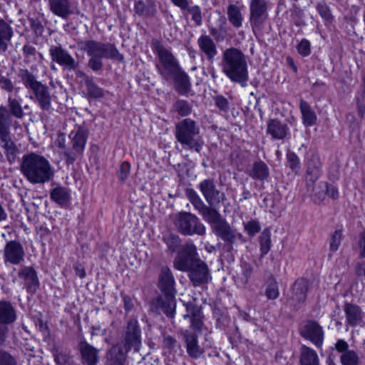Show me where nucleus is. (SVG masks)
<instances>
[{
	"label": "nucleus",
	"instance_id": "1",
	"mask_svg": "<svg viewBox=\"0 0 365 365\" xmlns=\"http://www.w3.org/2000/svg\"><path fill=\"white\" fill-rule=\"evenodd\" d=\"M222 72L232 82L245 87L249 81L248 66L245 55L238 48H226L222 56Z\"/></svg>",
	"mask_w": 365,
	"mask_h": 365
},
{
	"label": "nucleus",
	"instance_id": "2",
	"mask_svg": "<svg viewBox=\"0 0 365 365\" xmlns=\"http://www.w3.org/2000/svg\"><path fill=\"white\" fill-rule=\"evenodd\" d=\"M20 170L31 184H43L52 180L54 175L50 162L36 153H30L22 157Z\"/></svg>",
	"mask_w": 365,
	"mask_h": 365
},
{
	"label": "nucleus",
	"instance_id": "3",
	"mask_svg": "<svg viewBox=\"0 0 365 365\" xmlns=\"http://www.w3.org/2000/svg\"><path fill=\"white\" fill-rule=\"evenodd\" d=\"M175 278L170 268L162 267L159 275V288L163 295L158 297L153 302V304L170 318L174 317L175 310Z\"/></svg>",
	"mask_w": 365,
	"mask_h": 365
},
{
	"label": "nucleus",
	"instance_id": "4",
	"mask_svg": "<svg viewBox=\"0 0 365 365\" xmlns=\"http://www.w3.org/2000/svg\"><path fill=\"white\" fill-rule=\"evenodd\" d=\"M26 88L31 91L35 102L41 109L49 110L51 108L52 97L48 87L36 79V77L28 69H21L18 74Z\"/></svg>",
	"mask_w": 365,
	"mask_h": 365
},
{
	"label": "nucleus",
	"instance_id": "5",
	"mask_svg": "<svg viewBox=\"0 0 365 365\" xmlns=\"http://www.w3.org/2000/svg\"><path fill=\"white\" fill-rule=\"evenodd\" d=\"M200 128L196 122L185 118L175 125V135L177 140L184 147L199 153L202 143L199 139Z\"/></svg>",
	"mask_w": 365,
	"mask_h": 365
},
{
	"label": "nucleus",
	"instance_id": "6",
	"mask_svg": "<svg viewBox=\"0 0 365 365\" xmlns=\"http://www.w3.org/2000/svg\"><path fill=\"white\" fill-rule=\"evenodd\" d=\"M81 50L85 51L90 57L100 56L110 58L118 61H123V56L118 51L114 44L101 41L88 40L78 43Z\"/></svg>",
	"mask_w": 365,
	"mask_h": 365
},
{
	"label": "nucleus",
	"instance_id": "7",
	"mask_svg": "<svg viewBox=\"0 0 365 365\" xmlns=\"http://www.w3.org/2000/svg\"><path fill=\"white\" fill-rule=\"evenodd\" d=\"M153 48L159 59V63L156 64L158 73L164 79H170V75L176 73L180 68L178 60L168 48L158 41L153 42Z\"/></svg>",
	"mask_w": 365,
	"mask_h": 365
},
{
	"label": "nucleus",
	"instance_id": "8",
	"mask_svg": "<svg viewBox=\"0 0 365 365\" xmlns=\"http://www.w3.org/2000/svg\"><path fill=\"white\" fill-rule=\"evenodd\" d=\"M176 229L184 235H197L203 236L206 233L205 226L194 214L182 212L175 215L173 220Z\"/></svg>",
	"mask_w": 365,
	"mask_h": 365
},
{
	"label": "nucleus",
	"instance_id": "9",
	"mask_svg": "<svg viewBox=\"0 0 365 365\" xmlns=\"http://www.w3.org/2000/svg\"><path fill=\"white\" fill-rule=\"evenodd\" d=\"M210 225L212 232L220 237L225 242L233 244L237 238L235 232L229 223L223 218L219 211L216 210L207 219L205 220Z\"/></svg>",
	"mask_w": 365,
	"mask_h": 365
},
{
	"label": "nucleus",
	"instance_id": "10",
	"mask_svg": "<svg viewBox=\"0 0 365 365\" xmlns=\"http://www.w3.org/2000/svg\"><path fill=\"white\" fill-rule=\"evenodd\" d=\"M69 137L71 139L72 148L63 151L64 160L68 165L73 164L78 156L83 155L88 133L84 128H78L76 132H71Z\"/></svg>",
	"mask_w": 365,
	"mask_h": 365
},
{
	"label": "nucleus",
	"instance_id": "11",
	"mask_svg": "<svg viewBox=\"0 0 365 365\" xmlns=\"http://www.w3.org/2000/svg\"><path fill=\"white\" fill-rule=\"evenodd\" d=\"M199 259L195 245L187 243L175 257L173 267L178 270L188 272Z\"/></svg>",
	"mask_w": 365,
	"mask_h": 365
},
{
	"label": "nucleus",
	"instance_id": "12",
	"mask_svg": "<svg viewBox=\"0 0 365 365\" xmlns=\"http://www.w3.org/2000/svg\"><path fill=\"white\" fill-rule=\"evenodd\" d=\"M267 0H250V22L252 29H260L268 18Z\"/></svg>",
	"mask_w": 365,
	"mask_h": 365
},
{
	"label": "nucleus",
	"instance_id": "13",
	"mask_svg": "<svg viewBox=\"0 0 365 365\" xmlns=\"http://www.w3.org/2000/svg\"><path fill=\"white\" fill-rule=\"evenodd\" d=\"M198 189L211 207H215L225 198V194L216 187L215 183L212 179H205L200 182Z\"/></svg>",
	"mask_w": 365,
	"mask_h": 365
},
{
	"label": "nucleus",
	"instance_id": "14",
	"mask_svg": "<svg viewBox=\"0 0 365 365\" xmlns=\"http://www.w3.org/2000/svg\"><path fill=\"white\" fill-rule=\"evenodd\" d=\"M49 53L52 61L56 62L65 69L76 71L79 66V62L76 61L61 46H51Z\"/></svg>",
	"mask_w": 365,
	"mask_h": 365
},
{
	"label": "nucleus",
	"instance_id": "15",
	"mask_svg": "<svg viewBox=\"0 0 365 365\" xmlns=\"http://www.w3.org/2000/svg\"><path fill=\"white\" fill-rule=\"evenodd\" d=\"M25 252L22 245L16 240L7 242L4 248V260L6 264L18 265L24 261Z\"/></svg>",
	"mask_w": 365,
	"mask_h": 365
},
{
	"label": "nucleus",
	"instance_id": "16",
	"mask_svg": "<svg viewBox=\"0 0 365 365\" xmlns=\"http://www.w3.org/2000/svg\"><path fill=\"white\" fill-rule=\"evenodd\" d=\"M125 351L132 347L138 351L141 343V331L136 319H130L125 329Z\"/></svg>",
	"mask_w": 365,
	"mask_h": 365
},
{
	"label": "nucleus",
	"instance_id": "17",
	"mask_svg": "<svg viewBox=\"0 0 365 365\" xmlns=\"http://www.w3.org/2000/svg\"><path fill=\"white\" fill-rule=\"evenodd\" d=\"M300 335L310 340L316 346L321 347L324 340L322 327L315 321L309 320L300 329Z\"/></svg>",
	"mask_w": 365,
	"mask_h": 365
},
{
	"label": "nucleus",
	"instance_id": "18",
	"mask_svg": "<svg viewBox=\"0 0 365 365\" xmlns=\"http://www.w3.org/2000/svg\"><path fill=\"white\" fill-rule=\"evenodd\" d=\"M308 282L305 279H299L295 281L292 287V295L287 302L290 307L295 309L301 307L307 298Z\"/></svg>",
	"mask_w": 365,
	"mask_h": 365
},
{
	"label": "nucleus",
	"instance_id": "19",
	"mask_svg": "<svg viewBox=\"0 0 365 365\" xmlns=\"http://www.w3.org/2000/svg\"><path fill=\"white\" fill-rule=\"evenodd\" d=\"M346 322L351 327H365V314L361 308L354 304L346 303L344 306Z\"/></svg>",
	"mask_w": 365,
	"mask_h": 365
},
{
	"label": "nucleus",
	"instance_id": "20",
	"mask_svg": "<svg viewBox=\"0 0 365 365\" xmlns=\"http://www.w3.org/2000/svg\"><path fill=\"white\" fill-rule=\"evenodd\" d=\"M189 279L194 286L207 283L210 279L209 269L207 264L200 259L188 271Z\"/></svg>",
	"mask_w": 365,
	"mask_h": 365
},
{
	"label": "nucleus",
	"instance_id": "21",
	"mask_svg": "<svg viewBox=\"0 0 365 365\" xmlns=\"http://www.w3.org/2000/svg\"><path fill=\"white\" fill-rule=\"evenodd\" d=\"M19 278L24 280V287L27 292L34 294L39 286V282L36 270L32 267H21L18 272Z\"/></svg>",
	"mask_w": 365,
	"mask_h": 365
},
{
	"label": "nucleus",
	"instance_id": "22",
	"mask_svg": "<svg viewBox=\"0 0 365 365\" xmlns=\"http://www.w3.org/2000/svg\"><path fill=\"white\" fill-rule=\"evenodd\" d=\"M200 51L208 61L213 63L218 51L214 40L209 35L202 34L197 38Z\"/></svg>",
	"mask_w": 365,
	"mask_h": 365
},
{
	"label": "nucleus",
	"instance_id": "23",
	"mask_svg": "<svg viewBox=\"0 0 365 365\" xmlns=\"http://www.w3.org/2000/svg\"><path fill=\"white\" fill-rule=\"evenodd\" d=\"M186 195L204 220L217 210L215 207H211L209 205H206L193 189H187Z\"/></svg>",
	"mask_w": 365,
	"mask_h": 365
},
{
	"label": "nucleus",
	"instance_id": "24",
	"mask_svg": "<svg viewBox=\"0 0 365 365\" xmlns=\"http://www.w3.org/2000/svg\"><path fill=\"white\" fill-rule=\"evenodd\" d=\"M245 6L240 2L230 4L227 8V19L230 24L236 29L241 28L243 25Z\"/></svg>",
	"mask_w": 365,
	"mask_h": 365
},
{
	"label": "nucleus",
	"instance_id": "25",
	"mask_svg": "<svg viewBox=\"0 0 365 365\" xmlns=\"http://www.w3.org/2000/svg\"><path fill=\"white\" fill-rule=\"evenodd\" d=\"M322 163L317 154H312L307 164L306 179L307 182L314 183L321 175Z\"/></svg>",
	"mask_w": 365,
	"mask_h": 365
},
{
	"label": "nucleus",
	"instance_id": "26",
	"mask_svg": "<svg viewBox=\"0 0 365 365\" xmlns=\"http://www.w3.org/2000/svg\"><path fill=\"white\" fill-rule=\"evenodd\" d=\"M183 337L188 356L195 359H199L203 354L204 349L199 346L197 335L186 331Z\"/></svg>",
	"mask_w": 365,
	"mask_h": 365
},
{
	"label": "nucleus",
	"instance_id": "27",
	"mask_svg": "<svg viewBox=\"0 0 365 365\" xmlns=\"http://www.w3.org/2000/svg\"><path fill=\"white\" fill-rule=\"evenodd\" d=\"M289 128L277 119H270L267 122V133L274 140H282L288 133Z\"/></svg>",
	"mask_w": 365,
	"mask_h": 365
},
{
	"label": "nucleus",
	"instance_id": "28",
	"mask_svg": "<svg viewBox=\"0 0 365 365\" xmlns=\"http://www.w3.org/2000/svg\"><path fill=\"white\" fill-rule=\"evenodd\" d=\"M0 146L4 150L8 161L10 163H14L17 158L19 150L11 139L10 134L0 136Z\"/></svg>",
	"mask_w": 365,
	"mask_h": 365
},
{
	"label": "nucleus",
	"instance_id": "29",
	"mask_svg": "<svg viewBox=\"0 0 365 365\" xmlns=\"http://www.w3.org/2000/svg\"><path fill=\"white\" fill-rule=\"evenodd\" d=\"M82 362L86 365H96L98 361V349L86 341L80 343Z\"/></svg>",
	"mask_w": 365,
	"mask_h": 365
},
{
	"label": "nucleus",
	"instance_id": "30",
	"mask_svg": "<svg viewBox=\"0 0 365 365\" xmlns=\"http://www.w3.org/2000/svg\"><path fill=\"white\" fill-rule=\"evenodd\" d=\"M170 78L175 79L176 91L181 95L186 94L190 90V83L188 76L182 71L181 68L175 74L170 75Z\"/></svg>",
	"mask_w": 365,
	"mask_h": 365
},
{
	"label": "nucleus",
	"instance_id": "31",
	"mask_svg": "<svg viewBox=\"0 0 365 365\" xmlns=\"http://www.w3.org/2000/svg\"><path fill=\"white\" fill-rule=\"evenodd\" d=\"M16 319V309L10 302H0V323L11 324Z\"/></svg>",
	"mask_w": 365,
	"mask_h": 365
},
{
	"label": "nucleus",
	"instance_id": "32",
	"mask_svg": "<svg viewBox=\"0 0 365 365\" xmlns=\"http://www.w3.org/2000/svg\"><path fill=\"white\" fill-rule=\"evenodd\" d=\"M78 77H82L84 79V83L87 88V94L88 97L92 98H99L104 96V92L92 79L91 78L86 76L83 72L78 71L76 72Z\"/></svg>",
	"mask_w": 365,
	"mask_h": 365
},
{
	"label": "nucleus",
	"instance_id": "33",
	"mask_svg": "<svg viewBox=\"0 0 365 365\" xmlns=\"http://www.w3.org/2000/svg\"><path fill=\"white\" fill-rule=\"evenodd\" d=\"M21 98H16L13 96H9L7 101V109L11 117H14L17 119H22L25 113L24 109H29V106H25L24 108L21 106Z\"/></svg>",
	"mask_w": 365,
	"mask_h": 365
},
{
	"label": "nucleus",
	"instance_id": "34",
	"mask_svg": "<svg viewBox=\"0 0 365 365\" xmlns=\"http://www.w3.org/2000/svg\"><path fill=\"white\" fill-rule=\"evenodd\" d=\"M50 198L61 206H67L71 202V194L68 188L57 186L51 190Z\"/></svg>",
	"mask_w": 365,
	"mask_h": 365
},
{
	"label": "nucleus",
	"instance_id": "35",
	"mask_svg": "<svg viewBox=\"0 0 365 365\" xmlns=\"http://www.w3.org/2000/svg\"><path fill=\"white\" fill-rule=\"evenodd\" d=\"M50 10L56 16L67 18L71 13L68 0H48Z\"/></svg>",
	"mask_w": 365,
	"mask_h": 365
},
{
	"label": "nucleus",
	"instance_id": "36",
	"mask_svg": "<svg viewBox=\"0 0 365 365\" xmlns=\"http://www.w3.org/2000/svg\"><path fill=\"white\" fill-rule=\"evenodd\" d=\"M209 31L217 41H222L227 36V21L225 17L220 16L216 21L215 26L210 25Z\"/></svg>",
	"mask_w": 365,
	"mask_h": 365
},
{
	"label": "nucleus",
	"instance_id": "37",
	"mask_svg": "<svg viewBox=\"0 0 365 365\" xmlns=\"http://www.w3.org/2000/svg\"><path fill=\"white\" fill-rule=\"evenodd\" d=\"M125 353L121 346H113L107 354L108 365H124Z\"/></svg>",
	"mask_w": 365,
	"mask_h": 365
},
{
	"label": "nucleus",
	"instance_id": "38",
	"mask_svg": "<svg viewBox=\"0 0 365 365\" xmlns=\"http://www.w3.org/2000/svg\"><path fill=\"white\" fill-rule=\"evenodd\" d=\"M13 31L11 27L3 19H0V52L7 50L8 43L11 39Z\"/></svg>",
	"mask_w": 365,
	"mask_h": 365
},
{
	"label": "nucleus",
	"instance_id": "39",
	"mask_svg": "<svg viewBox=\"0 0 365 365\" xmlns=\"http://www.w3.org/2000/svg\"><path fill=\"white\" fill-rule=\"evenodd\" d=\"M299 108L302 115L303 123L306 126H312L315 124L317 115L311 106L304 100H300Z\"/></svg>",
	"mask_w": 365,
	"mask_h": 365
},
{
	"label": "nucleus",
	"instance_id": "40",
	"mask_svg": "<svg viewBox=\"0 0 365 365\" xmlns=\"http://www.w3.org/2000/svg\"><path fill=\"white\" fill-rule=\"evenodd\" d=\"M12 117L4 106H0V136L9 135Z\"/></svg>",
	"mask_w": 365,
	"mask_h": 365
},
{
	"label": "nucleus",
	"instance_id": "41",
	"mask_svg": "<svg viewBox=\"0 0 365 365\" xmlns=\"http://www.w3.org/2000/svg\"><path fill=\"white\" fill-rule=\"evenodd\" d=\"M301 365H319V359L317 352L306 346L301 348Z\"/></svg>",
	"mask_w": 365,
	"mask_h": 365
},
{
	"label": "nucleus",
	"instance_id": "42",
	"mask_svg": "<svg viewBox=\"0 0 365 365\" xmlns=\"http://www.w3.org/2000/svg\"><path fill=\"white\" fill-rule=\"evenodd\" d=\"M250 175L255 179L263 180L269 175V170L267 165L262 161L256 162L253 164Z\"/></svg>",
	"mask_w": 365,
	"mask_h": 365
},
{
	"label": "nucleus",
	"instance_id": "43",
	"mask_svg": "<svg viewBox=\"0 0 365 365\" xmlns=\"http://www.w3.org/2000/svg\"><path fill=\"white\" fill-rule=\"evenodd\" d=\"M136 14L142 16H152L156 12L155 5L152 3L147 6L143 0L135 1L134 6Z\"/></svg>",
	"mask_w": 365,
	"mask_h": 365
},
{
	"label": "nucleus",
	"instance_id": "44",
	"mask_svg": "<svg viewBox=\"0 0 365 365\" xmlns=\"http://www.w3.org/2000/svg\"><path fill=\"white\" fill-rule=\"evenodd\" d=\"M180 9L182 11H186L191 16L192 20L195 22L196 26H200L202 24V10L199 6L195 5L190 6L188 1L186 8Z\"/></svg>",
	"mask_w": 365,
	"mask_h": 365
},
{
	"label": "nucleus",
	"instance_id": "45",
	"mask_svg": "<svg viewBox=\"0 0 365 365\" xmlns=\"http://www.w3.org/2000/svg\"><path fill=\"white\" fill-rule=\"evenodd\" d=\"M342 365H359L360 360L357 353L354 350L345 351L340 356Z\"/></svg>",
	"mask_w": 365,
	"mask_h": 365
},
{
	"label": "nucleus",
	"instance_id": "46",
	"mask_svg": "<svg viewBox=\"0 0 365 365\" xmlns=\"http://www.w3.org/2000/svg\"><path fill=\"white\" fill-rule=\"evenodd\" d=\"M173 109L181 116H187L192 112V108L190 103L185 100H178L173 104Z\"/></svg>",
	"mask_w": 365,
	"mask_h": 365
},
{
	"label": "nucleus",
	"instance_id": "47",
	"mask_svg": "<svg viewBox=\"0 0 365 365\" xmlns=\"http://www.w3.org/2000/svg\"><path fill=\"white\" fill-rule=\"evenodd\" d=\"M286 157L289 169L296 175L299 174L301 168V164L298 156L294 152L288 151Z\"/></svg>",
	"mask_w": 365,
	"mask_h": 365
},
{
	"label": "nucleus",
	"instance_id": "48",
	"mask_svg": "<svg viewBox=\"0 0 365 365\" xmlns=\"http://www.w3.org/2000/svg\"><path fill=\"white\" fill-rule=\"evenodd\" d=\"M187 312L191 314V326L194 329H200L202 324L201 311L199 308L192 307L187 308Z\"/></svg>",
	"mask_w": 365,
	"mask_h": 365
},
{
	"label": "nucleus",
	"instance_id": "49",
	"mask_svg": "<svg viewBox=\"0 0 365 365\" xmlns=\"http://www.w3.org/2000/svg\"><path fill=\"white\" fill-rule=\"evenodd\" d=\"M260 251L262 255H267L271 248L270 232L264 230L259 237Z\"/></svg>",
	"mask_w": 365,
	"mask_h": 365
},
{
	"label": "nucleus",
	"instance_id": "50",
	"mask_svg": "<svg viewBox=\"0 0 365 365\" xmlns=\"http://www.w3.org/2000/svg\"><path fill=\"white\" fill-rule=\"evenodd\" d=\"M279 292L278 285L276 279L274 277H271L267 283L265 295L269 299H275L279 297Z\"/></svg>",
	"mask_w": 365,
	"mask_h": 365
},
{
	"label": "nucleus",
	"instance_id": "51",
	"mask_svg": "<svg viewBox=\"0 0 365 365\" xmlns=\"http://www.w3.org/2000/svg\"><path fill=\"white\" fill-rule=\"evenodd\" d=\"M164 241L168 245V249L175 252L178 250L180 245L179 237L175 234L169 233L163 237Z\"/></svg>",
	"mask_w": 365,
	"mask_h": 365
},
{
	"label": "nucleus",
	"instance_id": "52",
	"mask_svg": "<svg viewBox=\"0 0 365 365\" xmlns=\"http://www.w3.org/2000/svg\"><path fill=\"white\" fill-rule=\"evenodd\" d=\"M317 10L320 16L326 21L331 22L333 20V16L331 13L329 6L324 2H319L317 4Z\"/></svg>",
	"mask_w": 365,
	"mask_h": 365
},
{
	"label": "nucleus",
	"instance_id": "53",
	"mask_svg": "<svg viewBox=\"0 0 365 365\" xmlns=\"http://www.w3.org/2000/svg\"><path fill=\"white\" fill-rule=\"evenodd\" d=\"M0 88L4 91H6L8 93H12L13 91H14L16 93H17L19 90H20V88H16L14 86V83L12 82V81L3 76V75H1L0 74Z\"/></svg>",
	"mask_w": 365,
	"mask_h": 365
},
{
	"label": "nucleus",
	"instance_id": "54",
	"mask_svg": "<svg viewBox=\"0 0 365 365\" xmlns=\"http://www.w3.org/2000/svg\"><path fill=\"white\" fill-rule=\"evenodd\" d=\"M53 356L56 362L59 365L66 364L69 359V356L66 354V352L63 351V349L60 348H54Z\"/></svg>",
	"mask_w": 365,
	"mask_h": 365
},
{
	"label": "nucleus",
	"instance_id": "55",
	"mask_svg": "<svg viewBox=\"0 0 365 365\" xmlns=\"http://www.w3.org/2000/svg\"><path fill=\"white\" fill-rule=\"evenodd\" d=\"M319 188H325L326 195L333 200H336L339 197V190L335 186L328 183H319L318 185Z\"/></svg>",
	"mask_w": 365,
	"mask_h": 365
},
{
	"label": "nucleus",
	"instance_id": "56",
	"mask_svg": "<svg viewBox=\"0 0 365 365\" xmlns=\"http://www.w3.org/2000/svg\"><path fill=\"white\" fill-rule=\"evenodd\" d=\"M245 230L250 236H254L260 231L261 227L258 221L252 220L245 224Z\"/></svg>",
	"mask_w": 365,
	"mask_h": 365
},
{
	"label": "nucleus",
	"instance_id": "57",
	"mask_svg": "<svg viewBox=\"0 0 365 365\" xmlns=\"http://www.w3.org/2000/svg\"><path fill=\"white\" fill-rule=\"evenodd\" d=\"M0 365H17V362L9 353L0 349Z\"/></svg>",
	"mask_w": 365,
	"mask_h": 365
},
{
	"label": "nucleus",
	"instance_id": "58",
	"mask_svg": "<svg viewBox=\"0 0 365 365\" xmlns=\"http://www.w3.org/2000/svg\"><path fill=\"white\" fill-rule=\"evenodd\" d=\"M341 232L340 230H336L332 235L330 240V250L331 252H336L341 244Z\"/></svg>",
	"mask_w": 365,
	"mask_h": 365
},
{
	"label": "nucleus",
	"instance_id": "59",
	"mask_svg": "<svg viewBox=\"0 0 365 365\" xmlns=\"http://www.w3.org/2000/svg\"><path fill=\"white\" fill-rule=\"evenodd\" d=\"M130 170V165L128 162H123L120 166V169L118 173V176L121 182H125L128 178Z\"/></svg>",
	"mask_w": 365,
	"mask_h": 365
},
{
	"label": "nucleus",
	"instance_id": "60",
	"mask_svg": "<svg viewBox=\"0 0 365 365\" xmlns=\"http://www.w3.org/2000/svg\"><path fill=\"white\" fill-rule=\"evenodd\" d=\"M88 66L93 71H98L101 70L103 66L102 57H91V58L88 60Z\"/></svg>",
	"mask_w": 365,
	"mask_h": 365
},
{
	"label": "nucleus",
	"instance_id": "61",
	"mask_svg": "<svg viewBox=\"0 0 365 365\" xmlns=\"http://www.w3.org/2000/svg\"><path fill=\"white\" fill-rule=\"evenodd\" d=\"M310 43L307 39H302L297 46V51L303 56H307L310 54Z\"/></svg>",
	"mask_w": 365,
	"mask_h": 365
},
{
	"label": "nucleus",
	"instance_id": "62",
	"mask_svg": "<svg viewBox=\"0 0 365 365\" xmlns=\"http://www.w3.org/2000/svg\"><path fill=\"white\" fill-rule=\"evenodd\" d=\"M163 346L170 351H173L177 346H179L178 341L172 336H168L164 338Z\"/></svg>",
	"mask_w": 365,
	"mask_h": 365
},
{
	"label": "nucleus",
	"instance_id": "63",
	"mask_svg": "<svg viewBox=\"0 0 365 365\" xmlns=\"http://www.w3.org/2000/svg\"><path fill=\"white\" fill-rule=\"evenodd\" d=\"M8 324L0 323V346L5 344L9 337Z\"/></svg>",
	"mask_w": 365,
	"mask_h": 365
},
{
	"label": "nucleus",
	"instance_id": "64",
	"mask_svg": "<svg viewBox=\"0 0 365 365\" xmlns=\"http://www.w3.org/2000/svg\"><path fill=\"white\" fill-rule=\"evenodd\" d=\"M216 106L223 111H226L229 108V103L227 98L222 96H217L215 98Z\"/></svg>",
	"mask_w": 365,
	"mask_h": 365
}]
</instances>
